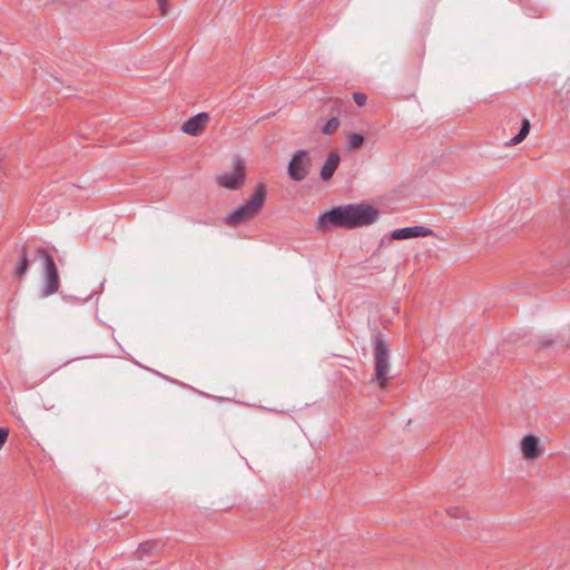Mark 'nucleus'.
Returning <instances> with one entry per match:
<instances>
[{
	"label": "nucleus",
	"instance_id": "f257e3e1",
	"mask_svg": "<svg viewBox=\"0 0 570 570\" xmlns=\"http://www.w3.org/2000/svg\"><path fill=\"white\" fill-rule=\"evenodd\" d=\"M377 216L375 209L366 205H346L322 213L317 218V227H358L372 224Z\"/></svg>",
	"mask_w": 570,
	"mask_h": 570
},
{
	"label": "nucleus",
	"instance_id": "f03ea898",
	"mask_svg": "<svg viewBox=\"0 0 570 570\" xmlns=\"http://www.w3.org/2000/svg\"><path fill=\"white\" fill-rule=\"evenodd\" d=\"M266 197L265 185H257L254 193L243 204L236 206L224 217V222L228 225H238L254 219L263 209Z\"/></svg>",
	"mask_w": 570,
	"mask_h": 570
},
{
	"label": "nucleus",
	"instance_id": "7ed1b4c3",
	"mask_svg": "<svg viewBox=\"0 0 570 570\" xmlns=\"http://www.w3.org/2000/svg\"><path fill=\"white\" fill-rule=\"evenodd\" d=\"M374 379L379 382L381 387H384L390 371V350L386 342L381 336L374 338Z\"/></svg>",
	"mask_w": 570,
	"mask_h": 570
},
{
	"label": "nucleus",
	"instance_id": "20e7f679",
	"mask_svg": "<svg viewBox=\"0 0 570 570\" xmlns=\"http://www.w3.org/2000/svg\"><path fill=\"white\" fill-rule=\"evenodd\" d=\"M37 259L42 262V271L45 274V285L42 287V296L47 297L59 289L58 271L53 257L46 249H38Z\"/></svg>",
	"mask_w": 570,
	"mask_h": 570
},
{
	"label": "nucleus",
	"instance_id": "39448f33",
	"mask_svg": "<svg viewBox=\"0 0 570 570\" xmlns=\"http://www.w3.org/2000/svg\"><path fill=\"white\" fill-rule=\"evenodd\" d=\"M309 159L305 150H298L294 154L288 165V175L293 180L301 181L307 175Z\"/></svg>",
	"mask_w": 570,
	"mask_h": 570
},
{
	"label": "nucleus",
	"instance_id": "423d86ee",
	"mask_svg": "<svg viewBox=\"0 0 570 570\" xmlns=\"http://www.w3.org/2000/svg\"><path fill=\"white\" fill-rule=\"evenodd\" d=\"M433 230L425 226H410L397 228L392 232V239H409L417 237H426L433 235Z\"/></svg>",
	"mask_w": 570,
	"mask_h": 570
},
{
	"label": "nucleus",
	"instance_id": "0eeeda50",
	"mask_svg": "<svg viewBox=\"0 0 570 570\" xmlns=\"http://www.w3.org/2000/svg\"><path fill=\"white\" fill-rule=\"evenodd\" d=\"M209 120V115L207 112H199L193 117H190L187 121L184 122L181 130L185 134L191 136H198L202 134L205 125Z\"/></svg>",
	"mask_w": 570,
	"mask_h": 570
},
{
	"label": "nucleus",
	"instance_id": "6e6552de",
	"mask_svg": "<svg viewBox=\"0 0 570 570\" xmlns=\"http://www.w3.org/2000/svg\"><path fill=\"white\" fill-rule=\"evenodd\" d=\"M542 450L539 440L533 434L524 435L521 440V453L525 460H535L540 456Z\"/></svg>",
	"mask_w": 570,
	"mask_h": 570
},
{
	"label": "nucleus",
	"instance_id": "1a4fd4ad",
	"mask_svg": "<svg viewBox=\"0 0 570 570\" xmlns=\"http://www.w3.org/2000/svg\"><path fill=\"white\" fill-rule=\"evenodd\" d=\"M245 179V175L240 168H236L230 173L223 174L217 177V181L222 187L227 189H238Z\"/></svg>",
	"mask_w": 570,
	"mask_h": 570
},
{
	"label": "nucleus",
	"instance_id": "9d476101",
	"mask_svg": "<svg viewBox=\"0 0 570 570\" xmlns=\"http://www.w3.org/2000/svg\"><path fill=\"white\" fill-rule=\"evenodd\" d=\"M340 155L336 151L330 153L321 168L320 176L324 181L330 180L340 165Z\"/></svg>",
	"mask_w": 570,
	"mask_h": 570
},
{
	"label": "nucleus",
	"instance_id": "9b49d317",
	"mask_svg": "<svg viewBox=\"0 0 570 570\" xmlns=\"http://www.w3.org/2000/svg\"><path fill=\"white\" fill-rule=\"evenodd\" d=\"M29 267V259L24 253V249H22V256L19 266L17 267L14 272V276L18 278H21L24 276Z\"/></svg>",
	"mask_w": 570,
	"mask_h": 570
},
{
	"label": "nucleus",
	"instance_id": "f8f14e48",
	"mask_svg": "<svg viewBox=\"0 0 570 570\" xmlns=\"http://www.w3.org/2000/svg\"><path fill=\"white\" fill-rule=\"evenodd\" d=\"M364 137L361 134H352L347 137V147L350 149H357L362 146Z\"/></svg>",
	"mask_w": 570,
	"mask_h": 570
},
{
	"label": "nucleus",
	"instance_id": "ddd939ff",
	"mask_svg": "<svg viewBox=\"0 0 570 570\" xmlns=\"http://www.w3.org/2000/svg\"><path fill=\"white\" fill-rule=\"evenodd\" d=\"M340 127V121L336 117H332L327 120V122L323 127V132L326 135H331L336 131Z\"/></svg>",
	"mask_w": 570,
	"mask_h": 570
},
{
	"label": "nucleus",
	"instance_id": "4468645a",
	"mask_svg": "<svg viewBox=\"0 0 570 570\" xmlns=\"http://www.w3.org/2000/svg\"><path fill=\"white\" fill-rule=\"evenodd\" d=\"M154 548H155V544H153L150 542L140 543L137 549V554L140 559H142L145 557V554L149 553Z\"/></svg>",
	"mask_w": 570,
	"mask_h": 570
},
{
	"label": "nucleus",
	"instance_id": "2eb2a0df",
	"mask_svg": "<svg viewBox=\"0 0 570 570\" xmlns=\"http://www.w3.org/2000/svg\"><path fill=\"white\" fill-rule=\"evenodd\" d=\"M353 98L355 104L360 107L364 106L366 102V96L362 92H354Z\"/></svg>",
	"mask_w": 570,
	"mask_h": 570
},
{
	"label": "nucleus",
	"instance_id": "dca6fc26",
	"mask_svg": "<svg viewBox=\"0 0 570 570\" xmlns=\"http://www.w3.org/2000/svg\"><path fill=\"white\" fill-rule=\"evenodd\" d=\"M529 130H530V122L528 120H523L520 131L518 134H520V136L525 139V137L529 134Z\"/></svg>",
	"mask_w": 570,
	"mask_h": 570
},
{
	"label": "nucleus",
	"instance_id": "f3484780",
	"mask_svg": "<svg viewBox=\"0 0 570 570\" xmlns=\"http://www.w3.org/2000/svg\"><path fill=\"white\" fill-rule=\"evenodd\" d=\"M8 435H9V431L4 428H0V450L7 442Z\"/></svg>",
	"mask_w": 570,
	"mask_h": 570
},
{
	"label": "nucleus",
	"instance_id": "a211bd4d",
	"mask_svg": "<svg viewBox=\"0 0 570 570\" xmlns=\"http://www.w3.org/2000/svg\"><path fill=\"white\" fill-rule=\"evenodd\" d=\"M158 7L163 16L168 11V0H157Z\"/></svg>",
	"mask_w": 570,
	"mask_h": 570
},
{
	"label": "nucleus",
	"instance_id": "6ab92c4d",
	"mask_svg": "<svg viewBox=\"0 0 570 570\" xmlns=\"http://www.w3.org/2000/svg\"><path fill=\"white\" fill-rule=\"evenodd\" d=\"M524 138L520 136V134H517L514 137H512L508 142L507 145L508 146H515L518 144H520L521 141H523Z\"/></svg>",
	"mask_w": 570,
	"mask_h": 570
},
{
	"label": "nucleus",
	"instance_id": "aec40b11",
	"mask_svg": "<svg viewBox=\"0 0 570 570\" xmlns=\"http://www.w3.org/2000/svg\"><path fill=\"white\" fill-rule=\"evenodd\" d=\"M449 513H451L454 518H459L463 514V512L458 509H453V511L450 510Z\"/></svg>",
	"mask_w": 570,
	"mask_h": 570
}]
</instances>
